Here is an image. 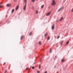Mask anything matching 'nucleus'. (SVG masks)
<instances>
[{
  "instance_id": "1",
  "label": "nucleus",
  "mask_w": 73,
  "mask_h": 73,
  "mask_svg": "<svg viewBox=\"0 0 73 73\" xmlns=\"http://www.w3.org/2000/svg\"><path fill=\"white\" fill-rule=\"evenodd\" d=\"M55 5H56V3L55 2V1L54 0H53L52 3V6H54Z\"/></svg>"
},
{
  "instance_id": "2",
  "label": "nucleus",
  "mask_w": 73,
  "mask_h": 73,
  "mask_svg": "<svg viewBox=\"0 0 73 73\" xmlns=\"http://www.w3.org/2000/svg\"><path fill=\"white\" fill-rule=\"evenodd\" d=\"M27 6V5L26 4L24 6L23 9L24 11H25V9H26V6Z\"/></svg>"
},
{
  "instance_id": "3",
  "label": "nucleus",
  "mask_w": 73,
  "mask_h": 73,
  "mask_svg": "<svg viewBox=\"0 0 73 73\" xmlns=\"http://www.w3.org/2000/svg\"><path fill=\"white\" fill-rule=\"evenodd\" d=\"M11 5V4H7L6 5V6L7 7H10Z\"/></svg>"
},
{
  "instance_id": "4",
  "label": "nucleus",
  "mask_w": 73,
  "mask_h": 73,
  "mask_svg": "<svg viewBox=\"0 0 73 73\" xmlns=\"http://www.w3.org/2000/svg\"><path fill=\"white\" fill-rule=\"evenodd\" d=\"M54 25L53 24V26H52V29H54Z\"/></svg>"
},
{
  "instance_id": "5",
  "label": "nucleus",
  "mask_w": 73,
  "mask_h": 73,
  "mask_svg": "<svg viewBox=\"0 0 73 73\" xmlns=\"http://www.w3.org/2000/svg\"><path fill=\"white\" fill-rule=\"evenodd\" d=\"M50 14V12H49L47 13L46 15V16H49Z\"/></svg>"
},
{
  "instance_id": "6",
  "label": "nucleus",
  "mask_w": 73,
  "mask_h": 73,
  "mask_svg": "<svg viewBox=\"0 0 73 73\" xmlns=\"http://www.w3.org/2000/svg\"><path fill=\"white\" fill-rule=\"evenodd\" d=\"M19 5H18L17 6V7L16 8V10H17V9H19Z\"/></svg>"
},
{
  "instance_id": "7",
  "label": "nucleus",
  "mask_w": 73,
  "mask_h": 73,
  "mask_svg": "<svg viewBox=\"0 0 73 73\" xmlns=\"http://www.w3.org/2000/svg\"><path fill=\"white\" fill-rule=\"evenodd\" d=\"M23 38H24V36H22L21 38V39L22 40V39H23Z\"/></svg>"
},
{
  "instance_id": "8",
  "label": "nucleus",
  "mask_w": 73,
  "mask_h": 73,
  "mask_svg": "<svg viewBox=\"0 0 73 73\" xmlns=\"http://www.w3.org/2000/svg\"><path fill=\"white\" fill-rule=\"evenodd\" d=\"M62 8H63L62 7V8H60V9L58 10V12H59V11H61V9H62Z\"/></svg>"
},
{
  "instance_id": "9",
  "label": "nucleus",
  "mask_w": 73,
  "mask_h": 73,
  "mask_svg": "<svg viewBox=\"0 0 73 73\" xmlns=\"http://www.w3.org/2000/svg\"><path fill=\"white\" fill-rule=\"evenodd\" d=\"M14 11H15V10L14 9H13L11 11L12 13H13V12H14Z\"/></svg>"
},
{
  "instance_id": "10",
  "label": "nucleus",
  "mask_w": 73,
  "mask_h": 73,
  "mask_svg": "<svg viewBox=\"0 0 73 73\" xmlns=\"http://www.w3.org/2000/svg\"><path fill=\"white\" fill-rule=\"evenodd\" d=\"M63 19V17H61L60 19L59 20V21H61V20H62Z\"/></svg>"
},
{
  "instance_id": "11",
  "label": "nucleus",
  "mask_w": 73,
  "mask_h": 73,
  "mask_svg": "<svg viewBox=\"0 0 73 73\" xmlns=\"http://www.w3.org/2000/svg\"><path fill=\"white\" fill-rule=\"evenodd\" d=\"M44 5H42L41 7V8H44Z\"/></svg>"
},
{
  "instance_id": "12",
  "label": "nucleus",
  "mask_w": 73,
  "mask_h": 73,
  "mask_svg": "<svg viewBox=\"0 0 73 73\" xmlns=\"http://www.w3.org/2000/svg\"><path fill=\"white\" fill-rule=\"evenodd\" d=\"M39 45H41V42H39Z\"/></svg>"
},
{
  "instance_id": "13",
  "label": "nucleus",
  "mask_w": 73,
  "mask_h": 73,
  "mask_svg": "<svg viewBox=\"0 0 73 73\" xmlns=\"http://www.w3.org/2000/svg\"><path fill=\"white\" fill-rule=\"evenodd\" d=\"M40 68H41V65L40 64L39 67V69H40Z\"/></svg>"
},
{
  "instance_id": "14",
  "label": "nucleus",
  "mask_w": 73,
  "mask_h": 73,
  "mask_svg": "<svg viewBox=\"0 0 73 73\" xmlns=\"http://www.w3.org/2000/svg\"><path fill=\"white\" fill-rule=\"evenodd\" d=\"M47 35V34H46V33L44 35V37H46V36Z\"/></svg>"
},
{
  "instance_id": "15",
  "label": "nucleus",
  "mask_w": 73,
  "mask_h": 73,
  "mask_svg": "<svg viewBox=\"0 0 73 73\" xmlns=\"http://www.w3.org/2000/svg\"><path fill=\"white\" fill-rule=\"evenodd\" d=\"M51 52H52V50L51 49H50V53H51Z\"/></svg>"
},
{
  "instance_id": "16",
  "label": "nucleus",
  "mask_w": 73,
  "mask_h": 73,
  "mask_svg": "<svg viewBox=\"0 0 73 73\" xmlns=\"http://www.w3.org/2000/svg\"><path fill=\"white\" fill-rule=\"evenodd\" d=\"M36 13L37 14H38V11H36Z\"/></svg>"
},
{
  "instance_id": "17",
  "label": "nucleus",
  "mask_w": 73,
  "mask_h": 73,
  "mask_svg": "<svg viewBox=\"0 0 73 73\" xmlns=\"http://www.w3.org/2000/svg\"><path fill=\"white\" fill-rule=\"evenodd\" d=\"M32 1L33 2V3H35V0H32Z\"/></svg>"
},
{
  "instance_id": "18",
  "label": "nucleus",
  "mask_w": 73,
  "mask_h": 73,
  "mask_svg": "<svg viewBox=\"0 0 73 73\" xmlns=\"http://www.w3.org/2000/svg\"><path fill=\"white\" fill-rule=\"evenodd\" d=\"M25 3H27V0H25Z\"/></svg>"
},
{
  "instance_id": "19",
  "label": "nucleus",
  "mask_w": 73,
  "mask_h": 73,
  "mask_svg": "<svg viewBox=\"0 0 73 73\" xmlns=\"http://www.w3.org/2000/svg\"><path fill=\"white\" fill-rule=\"evenodd\" d=\"M62 43H63V41H62L61 43V45H62Z\"/></svg>"
},
{
  "instance_id": "20",
  "label": "nucleus",
  "mask_w": 73,
  "mask_h": 73,
  "mask_svg": "<svg viewBox=\"0 0 73 73\" xmlns=\"http://www.w3.org/2000/svg\"><path fill=\"white\" fill-rule=\"evenodd\" d=\"M31 34H32V32L30 33L29 34V36H30L31 35Z\"/></svg>"
},
{
  "instance_id": "21",
  "label": "nucleus",
  "mask_w": 73,
  "mask_h": 73,
  "mask_svg": "<svg viewBox=\"0 0 73 73\" xmlns=\"http://www.w3.org/2000/svg\"><path fill=\"white\" fill-rule=\"evenodd\" d=\"M69 44V42H68H68H67V43H66V44L67 45V44Z\"/></svg>"
},
{
  "instance_id": "22",
  "label": "nucleus",
  "mask_w": 73,
  "mask_h": 73,
  "mask_svg": "<svg viewBox=\"0 0 73 73\" xmlns=\"http://www.w3.org/2000/svg\"><path fill=\"white\" fill-rule=\"evenodd\" d=\"M40 71H37V73H40Z\"/></svg>"
},
{
  "instance_id": "23",
  "label": "nucleus",
  "mask_w": 73,
  "mask_h": 73,
  "mask_svg": "<svg viewBox=\"0 0 73 73\" xmlns=\"http://www.w3.org/2000/svg\"><path fill=\"white\" fill-rule=\"evenodd\" d=\"M71 11L72 12H73V8L72 9Z\"/></svg>"
},
{
  "instance_id": "24",
  "label": "nucleus",
  "mask_w": 73,
  "mask_h": 73,
  "mask_svg": "<svg viewBox=\"0 0 73 73\" xmlns=\"http://www.w3.org/2000/svg\"><path fill=\"white\" fill-rule=\"evenodd\" d=\"M34 68H35V67H34V66H33L32 67V69H34Z\"/></svg>"
},
{
  "instance_id": "25",
  "label": "nucleus",
  "mask_w": 73,
  "mask_h": 73,
  "mask_svg": "<svg viewBox=\"0 0 73 73\" xmlns=\"http://www.w3.org/2000/svg\"><path fill=\"white\" fill-rule=\"evenodd\" d=\"M32 8L33 9H35V7H32Z\"/></svg>"
},
{
  "instance_id": "26",
  "label": "nucleus",
  "mask_w": 73,
  "mask_h": 73,
  "mask_svg": "<svg viewBox=\"0 0 73 73\" xmlns=\"http://www.w3.org/2000/svg\"><path fill=\"white\" fill-rule=\"evenodd\" d=\"M7 70H6L5 72L4 73H7Z\"/></svg>"
},
{
  "instance_id": "27",
  "label": "nucleus",
  "mask_w": 73,
  "mask_h": 73,
  "mask_svg": "<svg viewBox=\"0 0 73 73\" xmlns=\"http://www.w3.org/2000/svg\"><path fill=\"white\" fill-rule=\"evenodd\" d=\"M50 38L49 37H48L47 38L48 40H49V39Z\"/></svg>"
},
{
  "instance_id": "28",
  "label": "nucleus",
  "mask_w": 73,
  "mask_h": 73,
  "mask_svg": "<svg viewBox=\"0 0 73 73\" xmlns=\"http://www.w3.org/2000/svg\"><path fill=\"white\" fill-rule=\"evenodd\" d=\"M29 69V68L28 67L27 68H26V70H28V69Z\"/></svg>"
},
{
  "instance_id": "29",
  "label": "nucleus",
  "mask_w": 73,
  "mask_h": 73,
  "mask_svg": "<svg viewBox=\"0 0 73 73\" xmlns=\"http://www.w3.org/2000/svg\"><path fill=\"white\" fill-rule=\"evenodd\" d=\"M62 62H64V60L63 59H62Z\"/></svg>"
},
{
  "instance_id": "30",
  "label": "nucleus",
  "mask_w": 73,
  "mask_h": 73,
  "mask_svg": "<svg viewBox=\"0 0 73 73\" xmlns=\"http://www.w3.org/2000/svg\"><path fill=\"white\" fill-rule=\"evenodd\" d=\"M2 7H3L2 6H1V5L0 6V8H2Z\"/></svg>"
},
{
  "instance_id": "31",
  "label": "nucleus",
  "mask_w": 73,
  "mask_h": 73,
  "mask_svg": "<svg viewBox=\"0 0 73 73\" xmlns=\"http://www.w3.org/2000/svg\"><path fill=\"white\" fill-rule=\"evenodd\" d=\"M59 37H60V36H58V37H57V38H58Z\"/></svg>"
},
{
  "instance_id": "32",
  "label": "nucleus",
  "mask_w": 73,
  "mask_h": 73,
  "mask_svg": "<svg viewBox=\"0 0 73 73\" xmlns=\"http://www.w3.org/2000/svg\"><path fill=\"white\" fill-rule=\"evenodd\" d=\"M17 1V0H14V1Z\"/></svg>"
},
{
  "instance_id": "33",
  "label": "nucleus",
  "mask_w": 73,
  "mask_h": 73,
  "mask_svg": "<svg viewBox=\"0 0 73 73\" xmlns=\"http://www.w3.org/2000/svg\"><path fill=\"white\" fill-rule=\"evenodd\" d=\"M36 64V62H35L34 63V64Z\"/></svg>"
},
{
  "instance_id": "34",
  "label": "nucleus",
  "mask_w": 73,
  "mask_h": 73,
  "mask_svg": "<svg viewBox=\"0 0 73 73\" xmlns=\"http://www.w3.org/2000/svg\"><path fill=\"white\" fill-rule=\"evenodd\" d=\"M1 4H2V3H0V5H1Z\"/></svg>"
},
{
  "instance_id": "35",
  "label": "nucleus",
  "mask_w": 73,
  "mask_h": 73,
  "mask_svg": "<svg viewBox=\"0 0 73 73\" xmlns=\"http://www.w3.org/2000/svg\"><path fill=\"white\" fill-rule=\"evenodd\" d=\"M7 16H8L7 15H6V17H7Z\"/></svg>"
},
{
  "instance_id": "36",
  "label": "nucleus",
  "mask_w": 73,
  "mask_h": 73,
  "mask_svg": "<svg viewBox=\"0 0 73 73\" xmlns=\"http://www.w3.org/2000/svg\"><path fill=\"white\" fill-rule=\"evenodd\" d=\"M40 60H41V59H40Z\"/></svg>"
}]
</instances>
